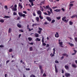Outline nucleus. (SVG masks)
I'll use <instances>...</instances> for the list:
<instances>
[{"label":"nucleus","mask_w":77,"mask_h":77,"mask_svg":"<svg viewBox=\"0 0 77 77\" xmlns=\"http://www.w3.org/2000/svg\"><path fill=\"white\" fill-rule=\"evenodd\" d=\"M18 14L19 15V17H25L26 16V14H23L22 13L20 12H19Z\"/></svg>","instance_id":"f257e3e1"},{"label":"nucleus","mask_w":77,"mask_h":77,"mask_svg":"<svg viewBox=\"0 0 77 77\" xmlns=\"http://www.w3.org/2000/svg\"><path fill=\"white\" fill-rule=\"evenodd\" d=\"M55 72H56V73H57L58 72V70L57 68V67H56V65H55Z\"/></svg>","instance_id":"f03ea898"},{"label":"nucleus","mask_w":77,"mask_h":77,"mask_svg":"<svg viewBox=\"0 0 77 77\" xmlns=\"http://www.w3.org/2000/svg\"><path fill=\"white\" fill-rule=\"evenodd\" d=\"M37 13L38 14V15H41V14H42L41 11L40 10H38L37 11Z\"/></svg>","instance_id":"7ed1b4c3"},{"label":"nucleus","mask_w":77,"mask_h":77,"mask_svg":"<svg viewBox=\"0 0 77 77\" xmlns=\"http://www.w3.org/2000/svg\"><path fill=\"white\" fill-rule=\"evenodd\" d=\"M65 75L66 76V77H70V74L69 73H66L65 74Z\"/></svg>","instance_id":"20e7f679"},{"label":"nucleus","mask_w":77,"mask_h":77,"mask_svg":"<svg viewBox=\"0 0 77 77\" xmlns=\"http://www.w3.org/2000/svg\"><path fill=\"white\" fill-rule=\"evenodd\" d=\"M55 36L56 37V38H58L59 35V33H58V32H57L56 34H55Z\"/></svg>","instance_id":"39448f33"},{"label":"nucleus","mask_w":77,"mask_h":77,"mask_svg":"<svg viewBox=\"0 0 77 77\" xmlns=\"http://www.w3.org/2000/svg\"><path fill=\"white\" fill-rule=\"evenodd\" d=\"M59 44H60V47H63V46H62V45H63V42H59Z\"/></svg>","instance_id":"423d86ee"},{"label":"nucleus","mask_w":77,"mask_h":77,"mask_svg":"<svg viewBox=\"0 0 77 77\" xmlns=\"http://www.w3.org/2000/svg\"><path fill=\"white\" fill-rule=\"evenodd\" d=\"M60 11H61V10H60V9H57L56 10H54V11H55V12H60Z\"/></svg>","instance_id":"0eeeda50"},{"label":"nucleus","mask_w":77,"mask_h":77,"mask_svg":"<svg viewBox=\"0 0 77 77\" xmlns=\"http://www.w3.org/2000/svg\"><path fill=\"white\" fill-rule=\"evenodd\" d=\"M12 9L13 11H17V8H15L14 7L13 8H12Z\"/></svg>","instance_id":"6e6552de"},{"label":"nucleus","mask_w":77,"mask_h":77,"mask_svg":"<svg viewBox=\"0 0 77 77\" xmlns=\"http://www.w3.org/2000/svg\"><path fill=\"white\" fill-rule=\"evenodd\" d=\"M19 7H20V9H21L23 8V6L21 5L20 4V3H19Z\"/></svg>","instance_id":"1a4fd4ad"},{"label":"nucleus","mask_w":77,"mask_h":77,"mask_svg":"<svg viewBox=\"0 0 77 77\" xmlns=\"http://www.w3.org/2000/svg\"><path fill=\"white\" fill-rule=\"evenodd\" d=\"M35 36L36 38L39 37V34L37 33H35Z\"/></svg>","instance_id":"9d476101"},{"label":"nucleus","mask_w":77,"mask_h":77,"mask_svg":"<svg viewBox=\"0 0 77 77\" xmlns=\"http://www.w3.org/2000/svg\"><path fill=\"white\" fill-rule=\"evenodd\" d=\"M48 8H49V9H50V11L51 13V14H53V11H52V9H51V8H50V7H48Z\"/></svg>","instance_id":"9b49d317"},{"label":"nucleus","mask_w":77,"mask_h":77,"mask_svg":"<svg viewBox=\"0 0 77 77\" xmlns=\"http://www.w3.org/2000/svg\"><path fill=\"white\" fill-rule=\"evenodd\" d=\"M72 66L73 67V68H77V66L75 64H72Z\"/></svg>","instance_id":"f8f14e48"},{"label":"nucleus","mask_w":77,"mask_h":77,"mask_svg":"<svg viewBox=\"0 0 77 77\" xmlns=\"http://www.w3.org/2000/svg\"><path fill=\"white\" fill-rule=\"evenodd\" d=\"M3 18H10V17L8 16H5Z\"/></svg>","instance_id":"ddd939ff"},{"label":"nucleus","mask_w":77,"mask_h":77,"mask_svg":"<svg viewBox=\"0 0 77 77\" xmlns=\"http://www.w3.org/2000/svg\"><path fill=\"white\" fill-rule=\"evenodd\" d=\"M17 26L19 27V28H20V27H21V25H20L19 23H18L17 24Z\"/></svg>","instance_id":"4468645a"},{"label":"nucleus","mask_w":77,"mask_h":77,"mask_svg":"<svg viewBox=\"0 0 77 77\" xmlns=\"http://www.w3.org/2000/svg\"><path fill=\"white\" fill-rule=\"evenodd\" d=\"M68 44L70 45V46H71V47H73V46H74V44L71 43L70 42L68 43Z\"/></svg>","instance_id":"2eb2a0df"},{"label":"nucleus","mask_w":77,"mask_h":77,"mask_svg":"<svg viewBox=\"0 0 77 77\" xmlns=\"http://www.w3.org/2000/svg\"><path fill=\"white\" fill-rule=\"evenodd\" d=\"M64 67L66 69H68L69 68V67L68 66H65Z\"/></svg>","instance_id":"dca6fc26"},{"label":"nucleus","mask_w":77,"mask_h":77,"mask_svg":"<svg viewBox=\"0 0 77 77\" xmlns=\"http://www.w3.org/2000/svg\"><path fill=\"white\" fill-rule=\"evenodd\" d=\"M39 17H37L36 18V20L37 21H39Z\"/></svg>","instance_id":"f3484780"},{"label":"nucleus","mask_w":77,"mask_h":77,"mask_svg":"<svg viewBox=\"0 0 77 77\" xmlns=\"http://www.w3.org/2000/svg\"><path fill=\"white\" fill-rule=\"evenodd\" d=\"M0 22H1V23H4V22H5V20H4L3 19H1L0 20Z\"/></svg>","instance_id":"a211bd4d"},{"label":"nucleus","mask_w":77,"mask_h":77,"mask_svg":"<svg viewBox=\"0 0 77 77\" xmlns=\"http://www.w3.org/2000/svg\"><path fill=\"white\" fill-rule=\"evenodd\" d=\"M35 41H41V39H39L38 38H37L36 39H35Z\"/></svg>","instance_id":"6ab92c4d"},{"label":"nucleus","mask_w":77,"mask_h":77,"mask_svg":"<svg viewBox=\"0 0 77 77\" xmlns=\"http://www.w3.org/2000/svg\"><path fill=\"white\" fill-rule=\"evenodd\" d=\"M28 39L29 41H31L32 40V38H31V37H29Z\"/></svg>","instance_id":"aec40b11"},{"label":"nucleus","mask_w":77,"mask_h":77,"mask_svg":"<svg viewBox=\"0 0 77 77\" xmlns=\"http://www.w3.org/2000/svg\"><path fill=\"white\" fill-rule=\"evenodd\" d=\"M45 1H44L41 2V3L40 4V5H42V4H44L45 3Z\"/></svg>","instance_id":"412c9836"},{"label":"nucleus","mask_w":77,"mask_h":77,"mask_svg":"<svg viewBox=\"0 0 77 77\" xmlns=\"http://www.w3.org/2000/svg\"><path fill=\"white\" fill-rule=\"evenodd\" d=\"M11 31H12V29L10 28H9L8 31V33H11Z\"/></svg>","instance_id":"4be33fe9"},{"label":"nucleus","mask_w":77,"mask_h":77,"mask_svg":"<svg viewBox=\"0 0 77 77\" xmlns=\"http://www.w3.org/2000/svg\"><path fill=\"white\" fill-rule=\"evenodd\" d=\"M63 56H66V57H68V55L67 54H62Z\"/></svg>","instance_id":"5701e85b"},{"label":"nucleus","mask_w":77,"mask_h":77,"mask_svg":"<svg viewBox=\"0 0 77 77\" xmlns=\"http://www.w3.org/2000/svg\"><path fill=\"white\" fill-rule=\"evenodd\" d=\"M39 17L41 20H42L43 18V17H42V16H41V15H40L39 16Z\"/></svg>","instance_id":"b1692460"},{"label":"nucleus","mask_w":77,"mask_h":77,"mask_svg":"<svg viewBox=\"0 0 77 77\" xmlns=\"http://www.w3.org/2000/svg\"><path fill=\"white\" fill-rule=\"evenodd\" d=\"M53 54H55V51H56V49H55V48H54L53 49Z\"/></svg>","instance_id":"393cba45"},{"label":"nucleus","mask_w":77,"mask_h":77,"mask_svg":"<svg viewBox=\"0 0 77 77\" xmlns=\"http://www.w3.org/2000/svg\"><path fill=\"white\" fill-rule=\"evenodd\" d=\"M73 4H70L69 5V7H72L73 6Z\"/></svg>","instance_id":"a878e982"},{"label":"nucleus","mask_w":77,"mask_h":77,"mask_svg":"<svg viewBox=\"0 0 77 77\" xmlns=\"http://www.w3.org/2000/svg\"><path fill=\"white\" fill-rule=\"evenodd\" d=\"M41 72L42 74H43V72H44V70L43 69H41Z\"/></svg>","instance_id":"bb28decb"},{"label":"nucleus","mask_w":77,"mask_h":77,"mask_svg":"<svg viewBox=\"0 0 77 77\" xmlns=\"http://www.w3.org/2000/svg\"><path fill=\"white\" fill-rule=\"evenodd\" d=\"M76 17V15H73L71 17L72 18H74V17Z\"/></svg>","instance_id":"cd10ccee"},{"label":"nucleus","mask_w":77,"mask_h":77,"mask_svg":"<svg viewBox=\"0 0 77 77\" xmlns=\"http://www.w3.org/2000/svg\"><path fill=\"white\" fill-rule=\"evenodd\" d=\"M29 2H35V0H29Z\"/></svg>","instance_id":"c85d7f7f"},{"label":"nucleus","mask_w":77,"mask_h":77,"mask_svg":"<svg viewBox=\"0 0 77 77\" xmlns=\"http://www.w3.org/2000/svg\"><path fill=\"white\" fill-rule=\"evenodd\" d=\"M30 77H36L34 75L32 74L30 76Z\"/></svg>","instance_id":"c756f323"},{"label":"nucleus","mask_w":77,"mask_h":77,"mask_svg":"<svg viewBox=\"0 0 77 77\" xmlns=\"http://www.w3.org/2000/svg\"><path fill=\"white\" fill-rule=\"evenodd\" d=\"M50 56H51V57H53V56H54V54H52V53H51V54H50Z\"/></svg>","instance_id":"7c9ffc66"},{"label":"nucleus","mask_w":77,"mask_h":77,"mask_svg":"<svg viewBox=\"0 0 77 77\" xmlns=\"http://www.w3.org/2000/svg\"><path fill=\"white\" fill-rule=\"evenodd\" d=\"M65 18H66V17H63L62 18V20L63 21H64V20L65 19Z\"/></svg>","instance_id":"2f4dec72"},{"label":"nucleus","mask_w":77,"mask_h":77,"mask_svg":"<svg viewBox=\"0 0 77 77\" xmlns=\"http://www.w3.org/2000/svg\"><path fill=\"white\" fill-rule=\"evenodd\" d=\"M44 37H42V43H43V42H44Z\"/></svg>","instance_id":"473e14b6"},{"label":"nucleus","mask_w":77,"mask_h":77,"mask_svg":"<svg viewBox=\"0 0 77 77\" xmlns=\"http://www.w3.org/2000/svg\"><path fill=\"white\" fill-rule=\"evenodd\" d=\"M37 25H38V24H33L32 25V27H34V26H37Z\"/></svg>","instance_id":"72a5a7b5"},{"label":"nucleus","mask_w":77,"mask_h":77,"mask_svg":"<svg viewBox=\"0 0 77 77\" xmlns=\"http://www.w3.org/2000/svg\"><path fill=\"white\" fill-rule=\"evenodd\" d=\"M12 49H10L9 50V52H12Z\"/></svg>","instance_id":"f704fd0d"},{"label":"nucleus","mask_w":77,"mask_h":77,"mask_svg":"<svg viewBox=\"0 0 77 77\" xmlns=\"http://www.w3.org/2000/svg\"><path fill=\"white\" fill-rule=\"evenodd\" d=\"M17 14L16 13V12H14L13 13V15H17Z\"/></svg>","instance_id":"c9c22d12"},{"label":"nucleus","mask_w":77,"mask_h":77,"mask_svg":"<svg viewBox=\"0 0 77 77\" xmlns=\"http://www.w3.org/2000/svg\"><path fill=\"white\" fill-rule=\"evenodd\" d=\"M30 2L31 3V6H34V4H33V2Z\"/></svg>","instance_id":"e433bc0d"},{"label":"nucleus","mask_w":77,"mask_h":77,"mask_svg":"<svg viewBox=\"0 0 77 77\" xmlns=\"http://www.w3.org/2000/svg\"><path fill=\"white\" fill-rule=\"evenodd\" d=\"M38 29L40 30V31H42V29L41 28L39 27Z\"/></svg>","instance_id":"4c0bfd02"},{"label":"nucleus","mask_w":77,"mask_h":77,"mask_svg":"<svg viewBox=\"0 0 77 77\" xmlns=\"http://www.w3.org/2000/svg\"><path fill=\"white\" fill-rule=\"evenodd\" d=\"M54 22H55V20H53L51 22V23H54Z\"/></svg>","instance_id":"58836bf2"},{"label":"nucleus","mask_w":77,"mask_h":77,"mask_svg":"<svg viewBox=\"0 0 77 77\" xmlns=\"http://www.w3.org/2000/svg\"><path fill=\"white\" fill-rule=\"evenodd\" d=\"M69 24L70 25H72V22L70 21L69 22Z\"/></svg>","instance_id":"ea45409f"},{"label":"nucleus","mask_w":77,"mask_h":77,"mask_svg":"<svg viewBox=\"0 0 77 77\" xmlns=\"http://www.w3.org/2000/svg\"><path fill=\"white\" fill-rule=\"evenodd\" d=\"M48 21H51V19L50 18V17H48Z\"/></svg>","instance_id":"a19ab883"},{"label":"nucleus","mask_w":77,"mask_h":77,"mask_svg":"<svg viewBox=\"0 0 77 77\" xmlns=\"http://www.w3.org/2000/svg\"><path fill=\"white\" fill-rule=\"evenodd\" d=\"M48 9V6H46V7H45V9Z\"/></svg>","instance_id":"79ce46f5"},{"label":"nucleus","mask_w":77,"mask_h":77,"mask_svg":"<svg viewBox=\"0 0 77 77\" xmlns=\"http://www.w3.org/2000/svg\"><path fill=\"white\" fill-rule=\"evenodd\" d=\"M39 68L40 69H42V66L40 65Z\"/></svg>","instance_id":"37998d69"},{"label":"nucleus","mask_w":77,"mask_h":77,"mask_svg":"<svg viewBox=\"0 0 77 77\" xmlns=\"http://www.w3.org/2000/svg\"><path fill=\"white\" fill-rule=\"evenodd\" d=\"M42 44L43 46H45V45H46V44L45 43H43Z\"/></svg>","instance_id":"c03bdc74"},{"label":"nucleus","mask_w":77,"mask_h":77,"mask_svg":"<svg viewBox=\"0 0 77 77\" xmlns=\"http://www.w3.org/2000/svg\"><path fill=\"white\" fill-rule=\"evenodd\" d=\"M0 48H3L4 47V46H3V45H0Z\"/></svg>","instance_id":"a18cd8bd"},{"label":"nucleus","mask_w":77,"mask_h":77,"mask_svg":"<svg viewBox=\"0 0 77 77\" xmlns=\"http://www.w3.org/2000/svg\"><path fill=\"white\" fill-rule=\"evenodd\" d=\"M23 13L24 14H27V12L26 11H23Z\"/></svg>","instance_id":"49530a36"},{"label":"nucleus","mask_w":77,"mask_h":77,"mask_svg":"<svg viewBox=\"0 0 77 77\" xmlns=\"http://www.w3.org/2000/svg\"><path fill=\"white\" fill-rule=\"evenodd\" d=\"M57 19L58 20H60V17H57Z\"/></svg>","instance_id":"de8ad7c7"},{"label":"nucleus","mask_w":77,"mask_h":77,"mask_svg":"<svg viewBox=\"0 0 77 77\" xmlns=\"http://www.w3.org/2000/svg\"><path fill=\"white\" fill-rule=\"evenodd\" d=\"M38 33H39V34H40L41 33V31H38Z\"/></svg>","instance_id":"09e8293b"},{"label":"nucleus","mask_w":77,"mask_h":77,"mask_svg":"<svg viewBox=\"0 0 77 77\" xmlns=\"http://www.w3.org/2000/svg\"><path fill=\"white\" fill-rule=\"evenodd\" d=\"M30 45H33V42H31V43H29Z\"/></svg>","instance_id":"8fccbe9b"},{"label":"nucleus","mask_w":77,"mask_h":77,"mask_svg":"<svg viewBox=\"0 0 77 77\" xmlns=\"http://www.w3.org/2000/svg\"><path fill=\"white\" fill-rule=\"evenodd\" d=\"M43 75L44 77H46V74H45L44 73L43 74Z\"/></svg>","instance_id":"3c124183"},{"label":"nucleus","mask_w":77,"mask_h":77,"mask_svg":"<svg viewBox=\"0 0 77 77\" xmlns=\"http://www.w3.org/2000/svg\"><path fill=\"white\" fill-rule=\"evenodd\" d=\"M26 70L27 71H30V69L29 68H26Z\"/></svg>","instance_id":"603ef678"},{"label":"nucleus","mask_w":77,"mask_h":77,"mask_svg":"<svg viewBox=\"0 0 77 77\" xmlns=\"http://www.w3.org/2000/svg\"><path fill=\"white\" fill-rule=\"evenodd\" d=\"M51 12H50V11H48V15L49 16H50V15L51 14Z\"/></svg>","instance_id":"864d4df0"},{"label":"nucleus","mask_w":77,"mask_h":77,"mask_svg":"<svg viewBox=\"0 0 77 77\" xmlns=\"http://www.w3.org/2000/svg\"><path fill=\"white\" fill-rule=\"evenodd\" d=\"M55 63H59V62H58V61H57V60H56V61H55Z\"/></svg>","instance_id":"5fc2aeb1"},{"label":"nucleus","mask_w":77,"mask_h":77,"mask_svg":"<svg viewBox=\"0 0 77 77\" xmlns=\"http://www.w3.org/2000/svg\"><path fill=\"white\" fill-rule=\"evenodd\" d=\"M44 24L45 25H47L48 24V23L47 22H46L44 23Z\"/></svg>","instance_id":"6e6d98bb"},{"label":"nucleus","mask_w":77,"mask_h":77,"mask_svg":"<svg viewBox=\"0 0 77 77\" xmlns=\"http://www.w3.org/2000/svg\"><path fill=\"white\" fill-rule=\"evenodd\" d=\"M40 10L42 11V12H43V11H44V9H43V8H41V9H40Z\"/></svg>","instance_id":"4d7b16f0"},{"label":"nucleus","mask_w":77,"mask_h":77,"mask_svg":"<svg viewBox=\"0 0 77 77\" xmlns=\"http://www.w3.org/2000/svg\"><path fill=\"white\" fill-rule=\"evenodd\" d=\"M29 50H30V51H32V47H30Z\"/></svg>","instance_id":"13d9d810"},{"label":"nucleus","mask_w":77,"mask_h":77,"mask_svg":"<svg viewBox=\"0 0 77 77\" xmlns=\"http://www.w3.org/2000/svg\"><path fill=\"white\" fill-rule=\"evenodd\" d=\"M61 10H62L63 12H64V11H65V9L63 8H61Z\"/></svg>","instance_id":"bf43d9fd"},{"label":"nucleus","mask_w":77,"mask_h":77,"mask_svg":"<svg viewBox=\"0 0 77 77\" xmlns=\"http://www.w3.org/2000/svg\"><path fill=\"white\" fill-rule=\"evenodd\" d=\"M44 14L45 15H48V14L46 12H45L44 13Z\"/></svg>","instance_id":"052dcab7"},{"label":"nucleus","mask_w":77,"mask_h":77,"mask_svg":"<svg viewBox=\"0 0 77 77\" xmlns=\"http://www.w3.org/2000/svg\"><path fill=\"white\" fill-rule=\"evenodd\" d=\"M19 31H20V32H22V33L24 32V31L23 30H19Z\"/></svg>","instance_id":"680f3d73"},{"label":"nucleus","mask_w":77,"mask_h":77,"mask_svg":"<svg viewBox=\"0 0 77 77\" xmlns=\"http://www.w3.org/2000/svg\"><path fill=\"white\" fill-rule=\"evenodd\" d=\"M57 8V7L56 6L55 7H52V9H55V8Z\"/></svg>","instance_id":"e2e57ef3"},{"label":"nucleus","mask_w":77,"mask_h":77,"mask_svg":"<svg viewBox=\"0 0 77 77\" xmlns=\"http://www.w3.org/2000/svg\"><path fill=\"white\" fill-rule=\"evenodd\" d=\"M33 28H32V29H29V32H30V31H31V30H33Z\"/></svg>","instance_id":"0e129e2a"},{"label":"nucleus","mask_w":77,"mask_h":77,"mask_svg":"<svg viewBox=\"0 0 77 77\" xmlns=\"http://www.w3.org/2000/svg\"><path fill=\"white\" fill-rule=\"evenodd\" d=\"M33 16H36V14H35V12H33Z\"/></svg>","instance_id":"69168bd1"},{"label":"nucleus","mask_w":77,"mask_h":77,"mask_svg":"<svg viewBox=\"0 0 77 77\" xmlns=\"http://www.w3.org/2000/svg\"><path fill=\"white\" fill-rule=\"evenodd\" d=\"M74 51L75 52V54L77 53V51L75 50H74Z\"/></svg>","instance_id":"338daca9"},{"label":"nucleus","mask_w":77,"mask_h":77,"mask_svg":"<svg viewBox=\"0 0 77 77\" xmlns=\"http://www.w3.org/2000/svg\"><path fill=\"white\" fill-rule=\"evenodd\" d=\"M75 41H77V38H75Z\"/></svg>","instance_id":"774afa93"}]
</instances>
